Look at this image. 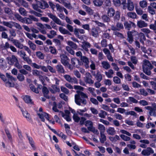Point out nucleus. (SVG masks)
<instances>
[{
  "mask_svg": "<svg viewBox=\"0 0 156 156\" xmlns=\"http://www.w3.org/2000/svg\"><path fill=\"white\" fill-rule=\"evenodd\" d=\"M61 62L62 63L64 66H66L69 64V62L68 60H69L68 57L65 54H62L60 55Z\"/></svg>",
  "mask_w": 156,
  "mask_h": 156,
  "instance_id": "obj_13",
  "label": "nucleus"
},
{
  "mask_svg": "<svg viewBox=\"0 0 156 156\" xmlns=\"http://www.w3.org/2000/svg\"><path fill=\"white\" fill-rule=\"evenodd\" d=\"M5 131L9 140L10 142H12V136L11 135L9 131L7 129H5Z\"/></svg>",
  "mask_w": 156,
  "mask_h": 156,
  "instance_id": "obj_32",
  "label": "nucleus"
},
{
  "mask_svg": "<svg viewBox=\"0 0 156 156\" xmlns=\"http://www.w3.org/2000/svg\"><path fill=\"white\" fill-rule=\"evenodd\" d=\"M126 8L129 11H132L134 9V6L133 2L130 0H127Z\"/></svg>",
  "mask_w": 156,
  "mask_h": 156,
  "instance_id": "obj_21",
  "label": "nucleus"
},
{
  "mask_svg": "<svg viewBox=\"0 0 156 156\" xmlns=\"http://www.w3.org/2000/svg\"><path fill=\"white\" fill-rule=\"evenodd\" d=\"M154 152L152 148L150 147H147L146 149L143 150L142 151L141 154L143 155L148 156L151 154H153Z\"/></svg>",
  "mask_w": 156,
  "mask_h": 156,
  "instance_id": "obj_10",
  "label": "nucleus"
},
{
  "mask_svg": "<svg viewBox=\"0 0 156 156\" xmlns=\"http://www.w3.org/2000/svg\"><path fill=\"white\" fill-rule=\"evenodd\" d=\"M127 15L129 17L132 19H135L136 16V15L135 12H129Z\"/></svg>",
  "mask_w": 156,
  "mask_h": 156,
  "instance_id": "obj_52",
  "label": "nucleus"
},
{
  "mask_svg": "<svg viewBox=\"0 0 156 156\" xmlns=\"http://www.w3.org/2000/svg\"><path fill=\"white\" fill-rule=\"evenodd\" d=\"M49 7V6L48 3L44 0H42L41 2H38L36 4L32 5L33 9L40 13H42L43 11L40 8L45 9L46 8H48Z\"/></svg>",
  "mask_w": 156,
  "mask_h": 156,
  "instance_id": "obj_2",
  "label": "nucleus"
},
{
  "mask_svg": "<svg viewBox=\"0 0 156 156\" xmlns=\"http://www.w3.org/2000/svg\"><path fill=\"white\" fill-rule=\"evenodd\" d=\"M106 132L108 134L111 135H114L116 133L114 128L111 127L108 128Z\"/></svg>",
  "mask_w": 156,
  "mask_h": 156,
  "instance_id": "obj_25",
  "label": "nucleus"
},
{
  "mask_svg": "<svg viewBox=\"0 0 156 156\" xmlns=\"http://www.w3.org/2000/svg\"><path fill=\"white\" fill-rule=\"evenodd\" d=\"M131 60L134 64H136L138 62V60L134 56H133L130 57Z\"/></svg>",
  "mask_w": 156,
  "mask_h": 156,
  "instance_id": "obj_64",
  "label": "nucleus"
},
{
  "mask_svg": "<svg viewBox=\"0 0 156 156\" xmlns=\"http://www.w3.org/2000/svg\"><path fill=\"white\" fill-rule=\"evenodd\" d=\"M12 23L11 22H9L6 21H3V24L4 25L6 26L9 28H11L13 26L12 24Z\"/></svg>",
  "mask_w": 156,
  "mask_h": 156,
  "instance_id": "obj_62",
  "label": "nucleus"
},
{
  "mask_svg": "<svg viewBox=\"0 0 156 156\" xmlns=\"http://www.w3.org/2000/svg\"><path fill=\"white\" fill-rule=\"evenodd\" d=\"M30 13L33 14L34 15L39 17H41L42 16V14L37 12L34 10H30L29 12Z\"/></svg>",
  "mask_w": 156,
  "mask_h": 156,
  "instance_id": "obj_49",
  "label": "nucleus"
},
{
  "mask_svg": "<svg viewBox=\"0 0 156 156\" xmlns=\"http://www.w3.org/2000/svg\"><path fill=\"white\" fill-rule=\"evenodd\" d=\"M24 101L27 103L33 104V102L30 98V97L28 95H26L23 98Z\"/></svg>",
  "mask_w": 156,
  "mask_h": 156,
  "instance_id": "obj_23",
  "label": "nucleus"
},
{
  "mask_svg": "<svg viewBox=\"0 0 156 156\" xmlns=\"http://www.w3.org/2000/svg\"><path fill=\"white\" fill-rule=\"evenodd\" d=\"M101 64L103 67L105 69H108L110 67L109 64L107 61H103Z\"/></svg>",
  "mask_w": 156,
  "mask_h": 156,
  "instance_id": "obj_30",
  "label": "nucleus"
},
{
  "mask_svg": "<svg viewBox=\"0 0 156 156\" xmlns=\"http://www.w3.org/2000/svg\"><path fill=\"white\" fill-rule=\"evenodd\" d=\"M95 76V77L96 80L99 82L101 81L102 79V76L101 73L99 72H98L96 74L94 75Z\"/></svg>",
  "mask_w": 156,
  "mask_h": 156,
  "instance_id": "obj_34",
  "label": "nucleus"
},
{
  "mask_svg": "<svg viewBox=\"0 0 156 156\" xmlns=\"http://www.w3.org/2000/svg\"><path fill=\"white\" fill-rule=\"evenodd\" d=\"M19 11L20 13L23 16H26L27 13V11L23 8H20L19 9Z\"/></svg>",
  "mask_w": 156,
  "mask_h": 156,
  "instance_id": "obj_51",
  "label": "nucleus"
},
{
  "mask_svg": "<svg viewBox=\"0 0 156 156\" xmlns=\"http://www.w3.org/2000/svg\"><path fill=\"white\" fill-rule=\"evenodd\" d=\"M4 11L5 13L9 15H11L12 14V10L8 7H5L4 8Z\"/></svg>",
  "mask_w": 156,
  "mask_h": 156,
  "instance_id": "obj_61",
  "label": "nucleus"
},
{
  "mask_svg": "<svg viewBox=\"0 0 156 156\" xmlns=\"http://www.w3.org/2000/svg\"><path fill=\"white\" fill-rule=\"evenodd\" d=\"M100 141L101 143H104L106 140V136L104 133H100Z\"/></svg>",
  "mask_w": 156,
  "mask_h": 156,
  "instance_id": "obj_38",
  "label": "nucleus"
},
{
  "mask_svg": "<svg viewBox=\"0 0 156 156\" xmlns=\"http://www.w3.org/2000/svg\"><path fill=\"white\" fill-rule=\"evenodd\" d=\"M10 35L9 36V38L8 41H9L10 39L13 38V37H15L16 35V34L15 30L14 29H10L9 30Z\"/></svg>",
  "mask_w": 156,
  "mask_h": 156,
  "instance_id": "obj_22",
  "label": "nucleus"
},
{
  "mask_svg": "<svg viewBox=\"0 0 156 156\" xmlns=\"http://www.w3.org/2000/svg\"><path fill=\"white\" fill-rule=\"evenodd\" d=\"M109 139L112 142H115L117 140H119L120 139L119 136L117 135L115 136L114 137L110 136Z\"/></svg>",
  "mask_w": 156,
  "mask_h": 156,
  "instance_id": "obj_44",
  "label": "nucleus"
},
{
  "mask_svg": "<svg viewBox=\"0 0 156 156\" xmlns=\"http://www.w3.org/2000/svg\"><path fill=\"white\" fill-rule=\"evenodd\" d=\"M59 30L61 33L64 34H71V33L69 31L63 28L62 27H59Z\"/></svg>",
  "mask_w": 156,
  "mask_h": 156,
  "instance_id": "obj_31",
  "label": "nucleus"
},
{
  "mask_svg": "<svg viewBox=\"0 0 156 156\" xmlns=\"http://www.w3.org/2000/svg\"><path fill=\"white\" fill-rule=\"evenodd\" d=\"M64 77L69 83L76 84L78 83V80L75 77H72L70 75L66 74L64 76Z\"/></svg>",
  "mask_w": 156,
  "mask_h": 156,
  "instance_id": "obj_4",
  "label": "nucleus"
},
{
  "mask_svg": "<svg viewBox=\"0 0 156 156\" xmlns=\"http://www.w3.org/2000/svg\"><path fill=\"white\" fill-rule=\"evenodd\" d=\"M105 73L108 77L111 78L112 77V75L114 74V73L112 69H110L109 70L108 72H105Z\"/></svg>",
  "mask_w": 156,
  "mask_h": 156,
  "instance_id": "obj_42",
  "label": "nucleus"
},
{
  "mask_svg": "<svg viewBox=\"0 0 156 156\" xmlns=\"http://www.w3.org/2000/svg\"><path fill=\"white\" fill-rule=\"evenodd\" d=\"M121 138L125 141H129L130 140V138L123 134L120 135Z\"/></svg>",
  "mask_w": 156,
  "mask_h": 156,
  "instance_id": "obj_58",
  "label": "nucleus"
},
{
  "mask_svg": "<svg viewBox=\"0 0 156 156\" xmlns=\"http://www.w3.org/2000/svg\"><path fill=\"white\" fill-rule=\"evenodd\" d=\"M13 26L14 27L16 28L19 30H22V28L21 26L19 23L15 22H11Z\"/></svg>",
  "mask_w": 156,
  "mask_h": 156,
  "instance_id": "obj_47",
  "label": "nucleus"
},
{
  "mask_svg": "<svg viewBox=\"0 0 156 156\" xmlns=\"http://www.w3.org/2000/svg\"><path fill=\"white\" fill-rule=\"evenodd\" d=\"M21 110L23 112V116L27 119V120L28 121L31 120V119L30 114L26 111H23L22 109H21Z\"/></svg>",
  "mask_w": 156,
  "mask_h": 156,
  "instance_id": "obj_37",
  "label": "nucleus"
},
{
  "mask_svg": "<svg viewBox=\"0 0 156 156\" xmlns=\"http://www.w3.org/2000/svg\"><path fill=\"white\" fill-rule=\"evenodd\" d=\"M42 91L44 96L47 98L49 99V96L48 95L49 91L48 88L45 87H43L42 88Z\"/></svg>",
  "mask_w": 156,
  "mask_h": 156,
  "instance_id": "obj_24",
  "label": "nucleus"
},
{
  "mask_svg": "<svg viewBox=\"0 0 156 156\" xmlns=\"http://www.w3.org/2000/svg\"><path fill=\"white\" fill-rule=\"evenodd\" d=\"M101 18L104 22L108 23L110 21V18L106 15H103L102 16Z\"/></svg>",
  "mask_w": 156,
  "mask_h": 156,
  "instance_id": "obj_41",
  "label": "nucleus"
},
{
  "mask_svg": "<svg viewBox=\"0 0 156 156\" xmlns=\"http://www.w3.org/2000/svg\"><path fill=\"white\" fill-rule=\"evenodd\" d=\"M42 73V72L40 71L37 69L34 70L32 72V74L38 77L40 76Z\"/></svg>",
  "mask_w": 156,
  "mask_h": 156,
  "instance_id": "obj_50",
  "label": "nucleus"
},
{
  "mask_svg": "<svg viewBox=\"0 0 156 156\" xmlns=\"http://www.w3.org/2000/svg\"><path fill=\"white\" fill-rule=\"evenodd\" d=\"M104 0H94L93 3L95 6L100 7L103 4Z\"/></svg>",
  "mask_w": 156,
  "mask_h": 156,
  "instance_id": "obj_28",
  "label": "nucleus"
},
{
  "mask_svg": "<svg viewBox=\"0 0 156 156\" xmlns=\"http://www.w3.org/2000/svg\"><path fill=\"white\" fill-rule=\"evenodd\" d=\"M36 56L40 59H43L44 58L43 54L40 51H37L36 52Z\"/></svg>",
  "mask_w": 156,
  "mask_h": 156,
  "instance_id": "obj_63",
  "label": "nucleus"
},
{
  "mask_svg": "<svg viewBox=\"0 0 156 156\" xmlns=\"http://www.w3.org/2000/svg\"><path fill=\"white\" fill-rule=\"evenodd\" d=\"M71 63L73 66L78 68L80 65L81 62L79 60L76 58H73L71 59Z\"/></svg>",
  "mask_w": 156,
  "mask_h": 156,
  "instance_id": "obj_17",
  "label": "nucleus"
},
{
  "mask_svg": "<svg viewBox=\"0 0 156 156\" xmlns=\"http://www.w3.org/2000/svg\"><path fill=\"white\" fill-rule=\"evenodd\" d=\"M67 44L74 49H76L77 48V45L76 44L72 41H68Z\"/></svg>",
  "mask_w": 156,
  "mask_h": 156,
  "instance_id": "obj_46",
  "label": "nucleus"
},
{
  "mask_svg": "<svg viewBox=\"0 0 156 156\" xmlns=\"http://www.w3.org/2000/svg\"><path fill=\"white\" fill-rule=\"evenodd\" d=\"M17 78L20 81H23L25 80V77L23 75V74L20 73H18L17 76Z\"/></svg>",
  "mask_w": 156,
  "mask_h": 156,
  "instance_id": "obj_53",
  "label": "nucleus"
},
{
  "mask_svg": "<svg viewBox=\"0 0 156 156\" xmlns=\"http://www.w3.org/2000/svg\"><path fill=\"white\" fill-rule=\"evenodd\" d=\"M137 27L140 28L146 27L147 26V24L141 20L137 21Z\"/></svg>",
  "mask_w": 156,
  "mask_h": 156,
  "instance_id": "obj_20",
  "label": "nucleus"
},
{
  "mask_svg": "<svg viewBox=\"0 0 156 156\" xmlns=\"http://www.w3.org/2000/svg\"><path fill=\"white\" fill-rule=\"evenodd\" d=\"M148 12L151 15H154L155 14V11L151 5L148 6L147 8Z\"/></svg>",
  "mask_w": 156,
  "mask_h": 156,
  "instance_id": "obj_56",
  "label": "nucleus"
},
{
  "mask_svg": "<svg viewBox=\"0 0 156 156\" xmlns=\"http://www.w3.org/2000/svg\"><path fill=\"white\" fill-rule=\"evenodd\" d=\"M55 68L57 73L59 74H65V71L63 66L60 64L56 65Z\"/></svg>",
  "mask_w": 156,
  "mask_h": 156,
  "instance_id": "obj_15",
  "label": "nucleus"
},
{
  "mask_svg": "<svg viewBox=\"0 0 156 156\" xmlns=\"http://www.w3.org/2000/svg\"><path fill=\"white\" fill-rule=\"evenodd\" d=\"M74 88L75 89L78 90L76 91L77 94L75 95V103L78 105H81V104L85 105L87 104L86 99H88L87 95L80 90L83 91L84 88L79 85H74Z\"/></svg>",
  "mask_w": 156,
  "mask_h": 156,
  "instance_id": "obj_1",
  "label": "nucleus"
},
{
  "mask_svg": "<svg viewBox=\"0 0 156 156\" xmlns=\"http://www.w3.org/2000/svg\"><path fill=\"white\" fill-rule=\"evenodd\" d=\"M125 114L126 115H133L136 117H137V114L134 111H131L125 113Z\"/></svg>",
  "mask_w": 156,
  "mask_h": 156,
  "instance_id": "obj_59",
  "label": "nucleus"
},
{
  "mask_svg": "<svg viewBox=\"0 0 156 156\" xmlns=\"http://www.w3.org/2000/svg\"><path fill=\"white\" fill-rule=\"evenodd\" d=\"M46 113L43 112L41 114L40 113H38V115L39 117L41 119V121L43 122H44L45 121V119L44 118V117L46 115Z\"/></svg>",
  "mask_w": 156,
  "mask_h": 156,
  "instance_id": "obj_57",
  "label": "nucleus"
},
{
  "mask_svg": "<svg viewBox=\"0 0 156 156\" xmlns=\"http://www.w3.org/2000/svg\"><path fill=\"white\" fill-rule=\"evenodd\" d=\"M115 13V10L113 8H108L107 11L108 16L110 17H113Z\"/></svg>",
  "mask_w": 156,
  "mask_h": 156,
  "instance_id": "obj_29",
  "label": "nucleus"
},
{
  "mask_svg": "<svg viewBox=\"0 0 156 156\" xmlns=\"http://www.w3.org/2000/svg\"><path fill=\"white\" fill-rule=\"evenodd\" d=\"M100 30V29L99 27H93L92 28L90 33L94 37L97 38L99 36V33H100L99 31Z\"/></svg>",
  "mask_w": 156,
  "mask_h": 156,
  "instance_id": "obj_5",
  "label": "nucleus"
},
{
  "mask_svg": "<svg viewBox=\"0 0 156 156\" xmlns=\"http://www.w3.org/2000/svg\"><path fill=\"white\" fill-rule=\"evenodd\" d=\"M38 19L35 17L33 15H30L28 17H25L26 23L27 24H30L32 23L33 21L35 22L38 21Z\"/></svg>",
  "mask_w": 156,
  "mask_h": 156,
  "instance_id": "obj_9",
  "label": "nucleus"
},
{
  "mask_svg": "<svg viewBox=\"0 0 156 156\" xmlns=\"http://www.w3.org/2000/svg\"><path fill=\"white\" fill-rule=\"evenodd\" d=\"M28 44L30 48L33 51H34L36 50V45L33 43L32 41L29 40L28 42Z\"/></svg>",
  "mask_w": 156,
  "mask_h": 156,
  "instance_id": "obj_33",
  "label": "nucleus"
},
{
  "mask_svg": "<svg viewBox=\"0 0 156 156\" xmlns=\"http://www.w3.org/2000/svg\"><path fill=\"white\" fill-rule=\"evenodd\" d=\"M85 126L87 127V129L89 130H91V128L93 127V124L92 122L90 120L86 121L85 122Z\"/></svg>",
  "mask_w": 156,
  "mask_h": 156,
  "instance_id": "obj_27",
  "label": "nucleus"
},
{
  "mask_svg": "<svg viewBox=\"0 0 156 156\" xmlns=\"http://www.w3.org/2000/svg\"><path fill=\"white\" fill-rule=\"evenodd\" d=\"M74 34L77 36H79V32L81 34H84L85 32L84 30L81 29L75 28L74 31Z\"/></svg>",
  "mask_w": 156,
  "mask_h": 156,
  "instance_id": "obj_26",
  "label": "nucleus"
},
{
  "mask_svg": "<svg viewBox=\"0 0 156 156\" xmlns=\"http://www.w3.org/2000/svg\"><path fill=\"white\" fill-rule=\"evenodd\" d=\"M60 113H61V115H62V117H64V118L66 119L67 121L70 122L71 121V119L69 115H65L64 112L62 111H60Z\"/></svg>",
  "mask_w": 156,
  "mask_h": 156,
  "instance_id": "obj_45",
  "label": "nucleus"
},
{
  "mask_svg": "<svg viewBox=\"0 0 156 156\" xmlns=\"http://www.w3.org/2000/svg\"><path fill=\"white\" fill-rule=\"evenodd\" d=\"M124 26L126 29L130 30L132 27H135L136 25L135 23L131 21H126L124 23Z\"/></svg>",
  "mask_w": 156,
  "mask_h": 156,
  "instance_id": "obj_8",
  "label": "nucleus"
},
{
  "mask_svg": "<svg viewBox=\"0 0 156 156\" xmlns=\"http://www.w3.org/2000/svg\"><path fill=\"white\" fill-rule=\"evenodd\" d=\"M47 15L53 21L57 24L62 26H63V24L62 23L61 21L55 15H53L51 13H48Z\"/></svg>",
  "mask_w": 156,
  "mask_h": 156,
  "instance_id": "obj_3",
  "label": "nucleus"
},
{
  "mask_svg": "<svg viewBox=\"0 0 156 156\" xmlns=\"http://www.w3.org/2000/svg\"><path fill=\"white\" fill-rule=\"evenodd\" d=\"M80 60L81 63V62L82 65H84L86 68L89 67V62L87 58L85 56H81L80 58Z\"/></svg>",
  "mask_w": 156,
  "mask_h": 156,
  "instance_id": "obj_14",
  "label": "nucleus"
},
{
  "mask_svg": "<svg viewBox=\"0 0 156 156\" xmlns=\"http://www.w3.org/2000/svg\"><path fill=\"white\" fill-rule=\"evenodd\" d=\"M114 20L115 21H118L120 19V13L119 12L117 11L114 14Z\"/></svg>",
  "mask_w": 156,
  "mask_h": 156,
  "instance_id": "obj_35",
  "label": "nucleus"
},
{
  "mask_svg": "<svg viewBox=\"0 0 156 156\" xmlns=\"http://www.w3.org/2000/svg\"><path fill=\"white\" fill-rule=\"evenodd\" d=\"M124 28L123 24L121 23L117 22L116 24V26L112 25L111 26V29L113 31H119Z\"/></svg>",
  "mask_w": 156,
  "mask_h": 156,
  "instance_id": "obj_12",
  "label": "nucleus"
},
{
  "mask_svg": "<svg viewBox=\"0 0 156 156\" xmlns=\"http://www.w3.org/2000/svg\"><path fill=\"white\" fill-rule=\"evenodd\" d=\"M92 76L89 73H86L85 81L89 84H92L94 83V81L91 79Z\"/></svg>",
  "mask_w": 156,
  "mask_h": 156,
  "instance_id": "obj_16",
  "label": "nucleus"
},
{
  "mask_svg": "<svg viewBox=\"0 0 156 156\" xmlns=\"http://www.w3.org/2000/svg\"><path fill=\"white\" fill-rule=\"evenodd\" d=\"M106 115H107V113L103 110H101L100 113L99 114V116L102 118H105Z\"/></svg>",
  "mask_w": 156,
  "mask_h": 156,
  "instance_id": "obj_54",
  "label": "nucleus"
},
{
  "mask_svg": "<svg viewBox=\"0 0 156 156\" xmlns=\"http://www.w3.org/2000/svg\"><path fill=\"white\" fill-rule=\"evenodd\" d=\"M91 47L90 44L88 42L84 41L82 43V44L81 46L82 48L86 51H89L88 48H90Z\"/></svg>",
  "mask_w": 156,
  "mask_h": 156,
  "instance_id": "obj_19",
  "label": "nucleus"
},
{
  "mask_svg": "<svg viewBox=\"0 0 156 156\" xmlns=\"http://www.w3.org/2000/svg\"><path fill=\"white\" fill-rule=\"evenodd\" d=\"M98 129L100 131V133H104L105 131V126L103 125L99 124L98 125Z\"/></svg>",
  "mask_w": 156,
  "mask_h": 156,
  "instance_id": "obj_40",
  "label": "nucleus"
},
{
  "mask_svg": "<svg viewBox=\"0 0 156 156\" xmlns=\"http://www.w3.org/2000/svg\"><path fill=\"white\" fill-rule=\"evenodd\" d=\"M143 68V71L144 72L146 75L150 76L151 74V70L149 68H146V67H144Z\"/></svg>",
  "mask_w": 156,
  "mask_h": 156,
  "instance_id": "obj_36",
  "label": "nucleus"
},
{
  "mask_svg": "<svg viewBox=\"0 0 156 156\" xmlns=\"http://www.w3.org/2000/svg\"><path fill=\"white\" fill-rule=\"evenodd\" d=\"M114 82L116 84H120L121 83V80L117 76H115L113 78Z\"/></svg>",
  "mask_w": 156,
  "mask_h": 156,
  "instance_id": "obj_60",
  "label": "nucleus"
},
{
  "mask_svg": "<svg viewBox=\"0 0 156 156\" xmlns=\"http://www.w3.org/2000/svg\"><path fill=\"white\" fill-rule=\"evenodd\" d=\"M134 34H138L137 32L135 31H128L127 33V40L130 43L132 44L133 41V36Z\"/></svg>",
  "mask_w": 156,
  "mask_h": 156,
  "instance_id": "obj_6",
  "label": "nucleus"
},
{
  "mask_svg": "<svg viewBox=\"0 0 156 156\" xmlns=\"http://www.w3.org/2000/svg\"><path fill=\"white\" fill-rule=\"evenodd\" d=\"M140 37V41L141 43H144L143 40H146V37L144 34L142 33H140L139 34Z\"/></svg>",
  "mask_w": 156,
  "mask_h": 156,
  "instance_id": "obj_55",
  "label": "nucleus"
},
{
  "mask_svg": "<svg viewBox=\"0 0 156 156\" xmlns=\"http://www.w3.org/2000/svg\"><path fill=\"white\" fill-rule=\"evenodd\" d=\"M144 67L146 68H149L150 69H152L154 67L151 62L148 60L146 59H144L143 61V65L142 67Z\"/></svg>",
  "mask_w": 156,
  "mask_h": 156,
  "instance_id": "obj_18",
  "label": "nucleus"
},
{
  "mask_svg": "<svg viewBox=\"0 0 156 156\" xmlns=\"http://www.w3.org/2000/svg\"><path fill=\"white\" fill-rule=\"evenodd\" d=\"M5 83V86L8 87H13L15 86L14 83L11 82L9 80L7 81Z\"/></svg>",
  "mask_w": 156,
  "mask_h": 156,
  "instance_id": "obj_48",
  "label": "nucleus"
},
{
  "mask_svg": "<svg viewBox=\"0 0 156 156\" xmlns=\"http://www.w3.org/2000/svg\"><path fill=\"white\" fill-rule=\"evenodd\" d=\"M127 102L130 104L132 103H137L138 101L133 97H130L129 98V99L127 100Z\"/></svg>",
  "mask_w": 156,
  "mask_h": 156,
  "instance_id": "obj_39",
  "label": "nucleus"
},
{
  "mask_svg": "<svg viewBox=\"0 0 156 156\" xmlns=\"http://www.w3.org/2000/svg\"><path fill=\"white\" fill-rule=\"evenodd\" d=\"M83 7L89 14L90 15L93 14V10L90 7L84 5H83Z\"/></svg>",
  "mask_w": 156,
  "mask_h": 156,
  "instance_id": "obj_43",
  "label": "nucleus"
},
{
  "mask_svg": "<svg viewBox=\"0 0 156 156\" xmlns=\"http://www.w3.org/2000/svg\"><path fill=\"white\" fill-rule=\"evenodd\" d=\"M8 63L9 64L13 65L18 60L16 57L14 55H12L11 57H8L6 58Z\"/></svg>",
  "mask_w": 156,
  "mask_h": 156,
  "instance_id": "obj_11",
  "label": "nucleus"
},
{
  "mask_svg": "<svg viewBox=\"0 0 156 156\" xmlns=\"http://www.w3.org/2000/svg\"><path fill=\"white\" fill-rule=\"evenodd\" d=\"M9 41H11L17 48L20 49L23 48V44L18 40L12 38L9 39Z\"/></svg>",
  "mask_w": 156,
  "mask_h": 156,
  "instance_id": "obj_7",
  "label": "nucleus"
}]
</instances>
